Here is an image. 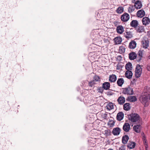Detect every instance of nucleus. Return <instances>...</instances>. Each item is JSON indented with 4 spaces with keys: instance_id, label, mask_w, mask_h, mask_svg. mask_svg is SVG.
Masks as SVG:
<instances>
[{
    "instance_id": "obj_1",
    "label": "nucleus",
    "mask_w": 150,
    "mask_h": 150,
    "mask_svg": "<svg viewBox=\"0 0 150 150\" xmlns=\"http://www.w3.org/2000/svg\"><path fill=\"white\" fill-rule=\"evenodd\" d=\"M150 99V88H148L147 90H145V92L140 97V101L144 105L145 107L148 105V99Z\"/></svg>"
},
{
    "instance_id": "obj_2",
    "label": "nucleus",
    "mask_w": 150,
    "mask_h": 150,
    "mask_svg": "<svg viewBox=\"0 0 150 150\" xmlns=\"http://www.w3.org/2000/svg\"><path fill=\"white\" fill-rule=\"evenodd\" d=\"M141 66L139 64L137 65L135 70V76L137 78L139 77L141 75L142 69Z\"/></svg>"
},
{
    "instance_id": "obj_3",
    "label": "nucleus",
    "mask_w": 150,
    "mask_h": 150,
    "mask_svg": "<svg viewBox=\"0 0 150 150\" xmlns=\"http://www.w3.org/2000/svg\"><path fill=\"white\" fill-rule=\"evenodd\" d=\"M128 117L129 120L133 122L138 121L140 118L139 115L136 113H132L129 115Z\"/></svg>"
},
{
    "instance_id": "obj_4",
    "label": "nucleus",
    "mask_w": 150,
    "mask_h": 150,
    "mask_svg": "<svg viewBox=\"0 0 150 150\" xmlns=\"http://www.w3.org/2000/svg\"><path fill=\"white\" fill-rule=\"evenodd\" d=\"M133 91L132 88L130 87H128L123 89L122 93L125 94L132 95Z\"/></svg>"
},
{
    "instance_id": "obj_5",
    "label": "nucleus",
    "mask_w": 150,
    "mask_h": 150,
    "mask_svg": "<svg viewBox=\"0 0 150 150\" xmlns=\"http://www.w3.org/2000/svg\"><path fill=\"white\" fill-rule=\"evenodd\" d=\"M132 1L134 3V7L137 9H140L142 6L141 2L138 0H132Z\"/></svg>"
},
{
    "instance_id": "obj_6",
    "label": "nucleus",
    "mask_w": 150,
    "mask_h": 150,
    "mask_svg": "<svg viewBox=\"0 0 150 150\" xmlns=\"http://www.w3.org/2000/svg\"><path fill=\"white\" fill-rule=\"evenodd\" d=\"M143 47L145 49H146L149 46V41L148 39L144 38L142 42Z\"/></svg>"
},
{
    "instance_id": "obj_7",
    "label": "nucleus",
    "mask_w": 150,
    "mask_h": 150,
    "mask_svg": "<svg viewBox=\"0 0 150 150\" xmlns=\"http://www.w3.org/2000/svg\"><path fill=\"white\" fill-rule=\"evenodd\" d=\"M123 130L125 132H128L130 129V125L129 123H125L123 127Z\"/></svg>"
},
{
    "instance_id": "obj_8",
    "label": "nucleus",
    "mask_w": 150,
    "mask_h": 150,
    "mask_svg": "<svg viewBox=\"0 0 150 150\" xmlns=\"http://www.w3.org/2000/svg\"><path fill=\"white\" fill-rule=\"evenodd\" d=\"M120 132V129L119 127L114 128L112 131V133L114 135H118Z\"/></svg>"
},
{
    "instance_id": "obj_9",
    "label": "nucleus",
    "mask_w": 150,
    "mask_h": 150,
    "mask_svg": "<svg viewBox=\"0 0 150 150\" xmlns=\"http://www.w3.org/2000/svg\"><path fill=\"white\" fill-rule=\"evenodd\" d=\"M137 14L138 17L142 18L145 15V13L143 10H140L138 11Z\"/></svg>"
},
{
    "instance_id": "obj_10",
    "label": "nucleus",
    "mask_w": 150,
    "mask_h": 150,
    "mask_svg": "<svg viewBox=\"0 0 150 150\" xmlns=\"http://www.w3.org/2000/svg\"><path fill=\"white\" fill-rule=\"evenodd\" d=\"M132 71L130 70H127L125 73V77L129 79L132 78Z\"/></svg>"
},
{
    "instance_id": "obj_11",
    "label": "nucleus",
    "mask_w": 150,
    "mask_h": 150,
    "mask_svg": "<svg viewBox=\"0 0 150 150\" xmlns=\"http://www.w3.org/2000/svg\"><path fill=\"white\" fill-rule=\"evenodd\" d=\"M117 101L119 104L122 105L125 102V98L123 96H120L118 98Z\"/></svg>"
},
{
    "instance_id": "obj_12",
    "label": "nucleus",
    "mask_w": 150,
    "mask_h": 150,
    "mask_svg": "<svg viewBox=\"0 0 150 150\" xmlns=\"http://www.w3.org/2000/svg\"><path fill=\"white\" fill-rule=\"evenodd\" d=\"M137 43L134 40L131 41L129 44V47L131 49H134L136 47Z\"/></svg>"
},
{
    "instance_id": "obj_13",
    "label": "nucleus",
    "mask_w": 150,
    "mask_h": 150,
    "mask_svg": "<svg viewBox=\"0 0 150 150\" xmlns=\"http://www.w3.org/2000/svg\"><path fill=\"white\" fill-rule=\"evenodd\" d=\"M124 116V113L122 112H119L117 115V119L118 121H120L122 120Z\"/></svg>"
},
{
    "instance_id": "obj_14",
    "label": "nucleus",
    "mask_w": 150,
    "mask_h": 150,
    "mask_svg": "<svg viewBox=\"0 0 150 150\" xmlns=\"http://www.w3.org/2000/svg\"><path fill=\"white\" fill-rule=\"evenodd\" d=\"M117 80V76L115 74H112L110 75L109 77V81L111 82H115Z\"/></svg>"
},
{
    "instance_id": "obj_15",
    "label": "nucleus",
    "mask_w": 150,
    "mask_h": 150,
    "mask_svg": "<svg viewBox=\"0 0 150 150\" xmlns=\"http://www.w3.org/2000/svg\"><path fill=\"white\" fill-rule=\"evenodd\" d=\"M116 30L118 33L121 34L124 31V29L123 26L121 25L118 26L116 28Z\"/></svg>"
},
{
    "instance_id": "obj_16",
    "label": "nucleus",
    "mask_w": 150,
    "mask_h": 150,
    "mask_svg": "<svg viewBox=\"0 0 150 150\" xmlns=\"http://www.w3.org/2000/svg\"><path fill=\"white\" fill-rule=\"evenodd\" d=\"M110 83L108 82H105L102 84V87L105 90H108L110 88Z\"/></svg>"
},
{
    "instance_id": "obj_17",
    "label": "nucleus",
    "mask_w": 150,
    "mask_h": 150,
    "mask_svg": "<svg viewBox=\"0 0 150 150\" xmlns=\"http://www.w3.org/2000/svg\"><path fill=\"white\" fill-rule=\"evenodd\" d=\"M114 40L115 44H121L122 40V38L120 37H117L115 38Z\"/></svg>"
},
{
    "instance_id": "obj_18",
    "label": "nucleus",
    "mask_w": 150,
    "mask_h": 150,
    "mask_svg": "<svg viewBox=\"0 0 150 150\" xmlns=\"http://www.w3.org/2000/svg\"><path fill=\"white\" fill-rule=\"evenodd\" d=\"M129 59L130 60H134L137 57V54L135 53L134 52H132L130 53L129 54Z\"/></svg>"
},
{
    "instance_id": "obj_19",
    "label": "nucleus",
    "mask_w": 150,
    "mask_h": 150,
    "mask_svg": "<svg viewBox=\"0 0 150 150\" xmlns=\"http://www.w3.org/2000/svg\"><path fill=\"white\" fill-rule=\"evenodd\" d=\"M131 108L130 104L129 103H126L125 104L123 105V109L126 111L129 110Z\"/></svg>"
},
{
    "instance_id": "obj_20",
    "label": "nucleus",
    "mask_w": 150,
    "mask_h": 150,
    "mask_svg": "<svg viewBox=\"0 0 150 150\" xmlns=\"http://www.w3.org/2000/svg\"><path fill=\"white\" fill-rule=\"evenodd\" d=\"M143 50H139L138 52V57H137V61L139 62L141 60L143 54Z\"/></svg>"
},
{
    "instance_id": "obj_21",
    "label": "nucleus",
    "mask_w": 150,
    "mask_h": 150,
    "mask_svg": "<svg viewBox=\"0 0 150 150\" xmlns=\"http://www.w3.org/2000/svg\"><path fill=\"white\" fill-rule=\"evenodd\" d=\"M138 23L137 21L134 20L132 21L130 23V25L131 26L136 28L138 26Z\"/></svg>"
},
{
    "instance_id": "obj_22",
    "label": "nucleus",
    "mask_w": 150,
    "mask_h": 150,
    "mask_svg": "<svg viewBox=\"0 0 150 150\" xmlns=\"http://www.w3.org/2000/svg\"><path fill=\"white\" fill-rule=\"evenodd\" d=\"M124 80L123 78L118 79L117 81V83L118 85L120 86H121L124 83Z\"/></svg>"
},
{
    "instance_id": "obj_23",
    "label": "nucleus",
    "mask_w": 150,
    "mask_h": 150,
    "mask_svg": "<svg viewBox=\"0 0 150 150\" xmlns=\"http://www.w3.org/2000/svg\"><path fill=\"white\" fill-rule=\"evenodd\" d=\"M128 100L130 102H134L137 100L136 97L134 96H130L128 98Z\"/></svg>"
},
{
    "instance_id": "obj_24",
    "label": "nucleus",
    "mask_w": 150,
    "mask_h": 150,
    "mask_svg": "<svg viewBox=\"0 0 150 150\" xmlns=\"http://www.w3.org/2000/svg\"><path fill=\"white\" fill-rule=\"evenodd\" d=\"M129 139V137L127 135L123 136L122 138V142L123 144H126Z\"/></svg>"
},
{
    "instance_id": "obj_25",
    "label": "nucleus",
    "mask_w": 150,
    "mask_h": 150,
    "mask_svg": "<svg viewBox=\"0 0 150 150\" xmlns=\"http://www.w3.org/2000/svg\"><path fill=\"white\" fill-rule=\"evenodd\" d=\"M135 144H136L134 142H130L128 143L127 146L129 149H133L134 148L135 146Z\"/></svg>"
},
{
    "instance_id": "obj_26",
    "label": "nucleus",
    "mask_w": 150,
    "mask_h": 150,
    "mask_svg": "<svg viewBox=\"0 0 150 150\" xmlns=\"http://www.w3.org/2000/svg\"><path fill=\"white\" fill-rule=\"evenodd\" d=\"M106 108L109 110H111L113 108V104L112 103H109L107 105Z\"/></svg>"
},
{
    "instance_id": "obj_27",
    "label": "nucleus",
    "mask_w": 150,
    "mask_h": 150,
    "mask_svg": "<svg viewBox=\"0 0 150 150\" xmlns=\"http://www.w3.org/2000/svg\"><path fill=\"white\" fill-rule=\"evenodd\" d=\"M139 127L140 125H136L134 126L133 129L136 132L139 133L140 132Z\"/></svg>"
},
{
    "instance_id": "obj_28",
    "label": "nucleus",
    "mask_w": 150,
    "mask_h": 150,
    "mask_svg": "<svg viewBox=\"0 0 150 150\" xmlns=\"http://www.w3.org/2000/svg\"><path fill=\"white\" fill-rule=\"evenodd\" d=\"M125 36L126 38L127 39L131 38L133 37L132 33L130 31L126 32Z\"/></svg>"
},
{
    "instance_id": "obj_29",
    "label": "nucleus",
    "mask_w": 150,
    "mask_h": 150,
    "mask_svg": "<svg viewBox=\"0 0 150 150\" xmlns=\"http://www.w3.org/2000/svg\"><path fill=\"white\" fill-rule=\"evenodd\" d=\"M137 31L140 33L144 32V27L142 26H138L137 28Z\"/></svg>"
},
{
    "instance_id": "obj_30",
    "label": "nucleus",
    "mask_w": 150,
    "mask_h": 150,
    "mask_svg": "<svg viewBox=\"0 0 150 150\" xmlns=\"http://www.w3.org/2000/svg\"><path fill=\"white\" fill-rule=\"evenodd\" d=\"M125 48L123 46H121L119 47V52L120 54H122L125 52Z\"/></svg>"
},
{
    "instance_id": "obj_31",
    "label": "nucleus",
    "mask_w": 150,
    "mask_h": 150,
    "mask_svg": "<svg viewBox=\"0 0 150 150\" xmlns=\"http://www.w3.org/2000/svg\"><path fill=\"white\" fill-rule=\"evenodd\" d=\"M132 64L131 63H128L125 65V69L127 70H130L132 69Z\"/></svg>"
},
{
    "instance_id": "obj_32",
    "label": "nucleus",
    "mask_w": 150,
    "mask_h": 150,
    "mask_svg": "<svg viewBox=\"0 0 150 150\" xmlns=\"http://www.w3.org/2000/svg\"><path fill=\"white\" fill-rule=\"evenodd\" d=\"M129 16L127 13H124L121 16L120 19H129Z\"/></svg>"
},
{
    "instance_id": "obj_33",
    "label": "nucleus",
    "mask_w": 150,
    "mask_h": 150,
    "mask_svg": "<svg viewBox=\"0 0 150 150\" xmlns=\"http://www.w3.org/2000/svg\"><path fill=\"white\" fill-rule=\"evenodd\" d=\"M123 8L122 6H120L117 9L116 12L118 13H121L123 12Z\"/></svg>"
},
{
    "instance_id": "obj_34",
    "label": "nucleus",
    "mask_w": 150,
    "mask_h": 150,
    "mask_svg": "<svg viewBox=\"0 0 150 150\" xmlns=\"http://www.w3.org/2000/svg\"><path fill=\"white\" fill-rule=\"evenodd\" d=\"M103 133L106 137H107L111 135L110 131L108 129L105 130L104 131Z\"/></svg>"
},
{
    "instance_id": "obj_35",
    "label": "nucleus",
    "mask_w": 150,
    "mask_h": 150,
    "mask_svg": "<svg viewBox=\"0 0 150 150\" xmlns=\"http://www.w3.org/2000/svg\"><path fill=\"white\" fill-rule=\"evenodd\" d=\"M142 22L143 25H146L150 23V19H142Z\"/></svg>"
},
{
    "instance_id": "obj_36",
    "label": "nucleus",
    "mask_w": 150,
    "mask_h": 150,
    "mask_svg": "<svg viewBox=\"0 0 150 150\" xmlns=\"http://www.w3.org/2000/svg\"><path fill=\"white\" fill-rule=\"evenodd\" d=\"M93 80L96 82H100V78L98 76L95 75L93 77Z\"/></svg>"
},
{
    "instance_id": "obj_37",
    "label": "nucleus",
    "mask_w": 150,
    "mask_h": 150,
    "mask_svg": "<svg viewBox=\"0 0 150 150\" xmlns=\"http://www.w3.org/2000/svg\"><path fill=\"white\" fill-rule=\"evenodd\" d=\"M96 82L93 80L92 81L89 82L88 85L89 86L92 87L95 84H96Z\"/></svg>"
},
{
    "instance_id": "obj_38",
    "label": "nucleus",
    "mask_w": 150,
    "mask_h": 150,
    "mask_svg": "<svg viewBox=\"0 0 150 150\" xmlns=\"http://www.w3.org/2000/svg\"><path fill=\"white\" fill-rule=\"evenodd\" d=\"M134 8L133 6L130 7L128 8V11L130 13L133 11H134Z\"/></svg>"
},
{
    "instance_id": "obj_39",
    "label": "nucleus",
    "mask_w": 150,
    "mask_h": 150,
    "mask_svg": "<svg viewBox=\"0 0 150 150\" xmlns=\"http://www.w3.org/2000/svg\"><path fill=\"white\" fill-rule=\"evenodd\" d=\"M107 114H106V113H105L104 114H103L102 115V117L103 118H104V119H106L107 117Z\"/></svg>"
},
{
    "instance_id": "obj_40",
    "label": "nucleus",
    "mask_w": 150,
    "mask_h": 150,
    "mask_svg": "<svg viewBox=\"0 0 150 150\" xmlns=\"http://www.w3.org/2000/svg\"><path fill=\"white\" fill-rule=\"evenodd\" d=\"M122 57L121 56H118L117 58V60L120 61L122 60Z\"/></svg>"
},
{
    "instance_id": "obj_41",
    "label": "nucleus",
    "mask_w": 150,
    "mask_h": 150,
    "mask_svg": "<svg viewBox=\"0 0 150 150\" xmlns=\"http://www.w3.org/2000/svg\"><path fill=\"white\" fill-rule=\"evenodd\" d=\"M122 21L124 22H126L128 21L129 19H121Z\"/></svg>"
},
{
    "instance_id": "obj_42",
    "label": "nucleus",
    "mask_w": 150,
    "mask_h": 150,
    "mask_svg": "<svg viewBox=\"0 0 150 150\" xmlns=\"http://www.w3.org/2000/svg\"><path fill=\"white\" fill-rule=\"evenodd\" d=\"M114 124H115V123L113 122H112V123L111 125H114Z\"/></svg>"
},
{
    "instance_id": "obj_43",
    "label": "nucleus",
    "mask_w": 150,
    "mask_h": 150,
    "mask_svg": "<svg viewBox=\"0 0 150 150\" xmlns=\"http://www.w3.org/2000/svg\"><path fill=\"white\" fill-rule=\"evenodd\" d=\"M99 90H102V88L101 87H100L99 89Z\"/></svg>"
},
{
    "instance_id": "obj_44",
    "label": "nucleus",
    "mask_w": 150,
    "mask_h": 150,
    "mask_svg": "<svg viewBox=\"0 0 150 150\" xmlns=\"http://www.w3.org/2000/svg\"><path fill=\"white\" fill-rule=\"evenodd\" d=\"M108 150H113V149H108Z\"/></svg>"
},
{
    "instance_id": "obj_45",
    "label": "nucleus",
    "mask_w": 150,
    "mask_h": 150,
    "mask_svg": "<svg viewBox=\"0 0 150 150\" xmlns=\"http://www.w3.org/2000/svg\"><path fill=\"white\" fill-rule=\"evenodd\" d=\"M146 19H149V18H147V17H146Z\"/></svg>"
},
{
    "instance_id": "obj_46",
    "label": "nucleus",
    "mask_w": 150,
    "mask_h": 150,
    "mask_svg": "<svg viewBox=\"0 0 150 150\" xmlns=\"http://www.w3.org/2000/svg\"><path fill=\"white\" fill-rule=\"evenodd\" d=\"M146 18V17H145V18H143V19H144V18Z\"/></svg>"
},
{
    "instance_id": "obj_47",
    "label": "nucleus",
    "mask_w": 150,
    "mask_h": 150,
    "mask_svg": "<svg viewBox=\"0 0 150 150\" xmlns=\"http://www.w3.org/2000/svg\"><path fill=\"white\" fill-rule=\"evenodd\" d=\"M148 70H149V71H150V70H149V69H148Z\"/></svg>"
}]
</instances>
